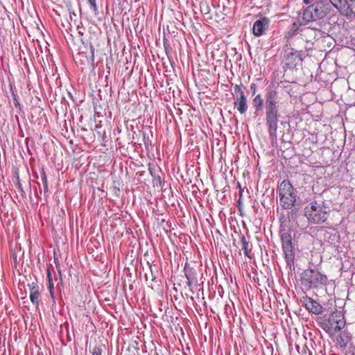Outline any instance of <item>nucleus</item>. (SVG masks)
I'll return each mask as SVG.
<instances>
[{
    "mask_svg": "<svg viewBox=\"0 0 355 355\" xmlns=\"http://www.w3.org/2000/svg\"><path fill=\"white\" fill-rule=\"evenodd\" d=\"M155 355H159L157 353H156Z\"/></svg>",
    "mask_w": 355,
    "mask_h": 355,
    "instance_id": "473e14b6",
    "label": "nucleus"
},
{
    "mask_svg": "<svg viewBox=\"0 0 355 355\" xmlns=\"http://www.w3.org/2000/svg\"><path fill=\"white\" fill-rule=\"evenodd\" d=\"M327 281L326 275L315 270L308 269L302 273V283L309 288H318L325 284Z\"/></svg>",
    "mask_w": 355,
    "mask_h": 355,
    "instance_id": "423d86ee",
    "label": "nucleus"
},
{
    "mask_svg": "<svg viewBox=\"0 0 355 355\" xmlns=\"http://www.w3.org/2000/svg\"><path fill=\"white\" fill-rule=\"evenodd\" d=\"M15 105L16 107H20V105H19V103L18 102V101L15 98Z\"/></svg>",
    "mask_w": 355,
    "mask_h": 355,
    "instance_id": "c85d7f7f",
    "label": "nucleus"
},
{
    "mask_svg": "<svg viewBox=\"0 0 355 355\" xmlns=\"http://www.w3.org/2000/svg\"><path fill=\"white\" fill-rule=\"evenodd\" d=\"M304 304L310 312L315 315L321 314L323 312V307L318 302L311 297H304Z\"/></svg>",
    "mask_w": 355,
    "mask_h": 355,
    "instance_id": "f8f14e48",
    "label": "nucleus"
},
{
    "mask_svg": "<svg viewBox=\"0 0 355 355\" xmlns=\"http://www.w3.org/2000/svg\"><path fill=\"white\" fill-rule=\"evenodd\" d=\"M296 349L301 355H312L311 352L309 349L306 345H304L301 351H300V347L299 345H296Z\"/></svg>",
    "mask_w": 355,
    "mask_h": 355,
    "instance_id": "a211bd4d",
    "label": "nucleus"
},
{
    "mask_svg": "<svg viewBox=\"0 0 355 355\" xmlns=\"http://www.w3.org/2000/svg\"><path fill=\"white\" fill-rule=\"evenodd\" d=\"M279 202L281 206L285 209H291L296 201L294 193V188L291 184L284 180L279 187Z\"/></svg>",
    "mask_w": 355,
    "mask_h": 355,
    "instance_id": "20e7f679",
    "label": "nucleus"
},
{
    "mask_svg": "<svg viewBox=\"0 0 355 355\" xmlns=\"http://www.w3.org/2000/svg\"><path fill=\"white\" fill-rule=\"evenodd\" d=\"M330 5L347 17H355V0H329Z\"/></svg>",
    "mask_w": 355,
    "mask_h": 355,
    "instance_id": "6e6552de",
    "label": "nucleus"
},
{
    "mask_svg": "<svg viewBox=\"0 0 355 355\" xmlns=\"http://www.w3.org/2000/svg\"><path fill=\"white\" fill-rule=\"evenodd\" d=\"M47 279H48V282H53L52 275H51V272L49 269L47 270Z\"/></svg>",
    "mask_w": 355,
    "mask_h": 355,
    "instance_id": "bb28decb",
    "label": "nucleus"
},
{
    "mask_svg": "<svg viewBox=\"0 0 355 355\" xmlns=\"http://www.w3.org/2000/svg\"><path fill=\"white\" fill-rule=\"evenodd\" d=\"M304 2L306 4H309V3H311V1H310V0H304Z\"/></svg>",
    "mask_w": 355,
    "mask_h": 355,
    "instance_id": "7c9ffc66",
    "label": "nucleus"
},
{
    "mask_svg": "<svg viewBox=\"0 0 355 355\" xmlns=\"http://www.w3.org/2000/svg\"><path fill=\"white\" fill-rule=\"evenodd\" d=\"M241 243H242V250L244 252V254L250 257V252L251 251V248H250L249 243L246 241L244 236L241 237Z\"/></svg>",
    "mask_w": 355,
    "mask_h": 355,
    "instance_id": "f3484780",
    "label": "nucleus"
},
{
    "mask_svg": "<svg viewBox=\"0 0 355 355\" xmlns=\"http://www.w3.org/2000/svg\"><path fill=\"white\" fill-rule=\"evenodd\" d=\"M269 22V19L266 17H263L257 20L253 25V34L256 37L261 36L268 28Z\"/></svg>",
    "mask_w": 355,
    "mask_h": 355,
    "instance_id": "9b49d317",
    "label": "nucleus"
},
{
    "mask_svg": "<svg viewBox=\"0 0 355 355\" xmlns=\"http://www.w3.org/2000/svg\"><path fill=\"white\" fill-rule=\"evenodd\" d=\"M347 355H355V351L353 349V350H350L347 354Z\"/></svg>",
    "mask_w": 355,
    "mask_h": 355,
    "instance_id": "c756f323",
    "label": "nucleus"
},
{
    "mask_svg": "<svg viewBox=\"0 0 355 355\" xmlns=\"http://www.w3.org/2000/svg\"><path fill=\"white\" fill-rule=\"evenodd\" d=\"M331 5L325 1H317L304 10L302 20L305 23L324 18L331 10Z\"/></svg>",
    "mask_w": 355,
    "mask_h": 355,
    "instance_id": "f03ea898",
    "label": "nucleus"
},
{
    "mask_svg": "<svg viewBox=\"0 0 355 355\" xmlns=\"http://www.w3.org/2000/svg\"><path fill=\"white\" fill-rule=\"evenodd\" d=\"M278 98V94L276 90H267L265 95V120L270 137L276 135L278 128V121L280 117Z\"/></svg>",
    "mask_w": 355,
    "mask_h": 355,
    "instance_id": "f257e3e1",
    "label": "nucleus"
},
{
    "mask_svg": "<svg viewBox=\"0 0 355 355\" xmlns=\"http://www.w3.org/2000/svg\"><path fill=\"white\" fill-rule=\"evenodd\" d=\"M42 181L44 185V193L48 192V182H47V177L46 173L44 170H42Z\"/></svg>",
    "mask_w": 355,
    "mask_h": 355,
    "instance_id": "6ab92c4d",
    "label": "nucleus"
},
{
    "mask_svg": "<svg viewBox=\"0 0 355 355\" xmlns=\"http://www.w3.org/2000/svg\"><path fill=\"white\" fill-rule=\"evenodd\" d=\"M297 60H300V54L293 48L286 46L283 49L282 62L288 67L296 65Z\"/></svg>",
    "mask_w": 355,
    "mask_h": 355,
    "instance_id": "9d476101",
    "label": "nucleus"
},
{
    "mask_svg": "<svg viewBox=\"0 0 355 355\" xmlns=\"http://www.w3.org/2000/svg\"><path fill=\"white\" fill-rule=\"evenodd\" d=\"M28 287L30 288V299L33 304L38 305L39 304V286L37 284L33 282L32 284H28Z\"/></svg>",
    "mask_w": 355,
    "mask_h": 355,
    "instance_id": "4468645a",
    "label": "nucleus"
},
{
    "mask_svg": "<svg viewBox=\"0 0 355 355\" xmlns=\"http://www.w3.org/2000/svg\"><path fill=\"white\" fill-rule=\"evenodd\" d=\"M307 23H305V21H303L302 22L299 19L297 21H295L292 24L291 31H293V32H296L300 26L305 25Z\"/></svg>",
    "mask_w": 355,
    "mask_h": 355,
    "instance_id": "aec40b11",
    "label": "nucleus"
},
{
    "mask_svg": "<svg viewBox=\"0 0 355 355\" xmlns=\"http://www.w3.org/2000/svg\"><path fill=\"white\" fill-rule=\"evenodd\" d=\"M17 185H18V189H19V191H20V192H21V196L25 195V192H24V191H23V189H22L21 184L19 182V183L17 184Z\"/></svg>",
    "mask_w": 355,
    "mask_h": 355,
    "instance_id": "cd10ccee",
    "label": "nucleus"
},
{
    "mask_svg": "<svg viewBox=\"0 0 355 355\" xmlns=\"http://www.w3.org/2000/svg\"><path fill=\"white\" fill-rule=\"evenodd\" d=\"M185 276L187 279L188 286H191L193 282L196 279L195 272L192 268L187 269L185 268Z\"/></svg>",
    "mask_w": 355,
    "mask_h": 355,
    "instance_id": "dca6fc26",
    "label": "nucleus"
},
{
    "mask_svg": "<svg viewBox=\"0 0 355 355\" xmlns=\"http://www.w3.org/2000/svg\"><path fill=\"white\" fill-rule=\"evenodd\" d=\"M48 288L51 297H53L54 295V284L53 282H48Z\"/></svg>",
    "mask_w": 355,
    "mask_h": 355,
    "instance_id": "5701e85b",
    "label": "nucleus"
},
{
    "mask_svg": "<svg viewBox=\"0 0 355 355\" xmlns=\"http://www.w3.org/2000/svg\"><path fill=\"white\" fill-rule=\"evenodd\" d=\"M350 340L351 338L349 334L343 331L337 337L336 343L340 348L345 349L350 342Z\"/></svg>",
    "mask_w": 355,
    "mask_h": 355,
    "instance_id": "2eb2a0df",
    "label": "nucleus"
},
{
    "mask_svg": "<svg viewBox=\"0 0 355 355\" xmlns=\"http://www.w3.org/2000/svg\"><path fill=\"white\" fill-rule=\"evenodd\" d=\"M87 1L89 4L90 8L93 10V12H95V14H96V12H98V8H97L96 0H87Z\"/></svg>",
    "mask_w": 355,
    "mask_h": 355,
    "instance_id": "412c9836",
    "label": "nucleus"
},
{
    "mask_svg": "<svg viewBox=\"0 0 355 355\" xmlns=\"http://www.w3.org/2000/svg\"><path fill=\"white\" fill-rule=\"evenodd\" d=\"M92 355H101L102 349L100 347L96 346L92 349Z\"/></svg>",
    "mask_w": 355,
    "mask_h": 355,
    "instance_id": "4be33fe9",
    "label": "nucleus"
},
{
    "mask_svg": "<svg viewBox=\"0 0 355 355\" xmlns=\"http://www.w3.org/2000/svg\"><path fill=\"white\" fill-rule=\"evenodd\" d=\"M344 315L340 311H334L327 318L326 316L321 319L320 327L325 331L331 337L336 333L340 331L345 326Z\"/></svg>",
    "mask_w": 355,
    "mask_h": 355,
    "instance_id": "7ed1b4c3",
    "label": "nucleus"
},
{
    "mask_svg": "<svg viewBox=\"0 0 355 355\" xmlns=\"http://www.w3.org/2000/svg\"><path fill=\"white\" fill-rule=\"evenodd\" d=\"M238 203H239V205H240V204H241V200H238Z\"/></svg>",
    "mask_w": 355,
    "mask_h": 355,
    "instance_id": "2f4dec72",
    "label": "nucleus"
},
{
    "mask_svg": "<svg viewBox=\"0 0 355 355\" xmlns=\"http://www.w3.org/2000/svg\"><path fill=\"white\" fill-rule=\"evenodd\" d=\"M242 86V85H235L232 95L234 100V107H236L240 114H243L248 110V101Z\"/></svg>",
    "mask_w": 355,
    "mask_h": 355,
    "instance_id": "1a4fd4ad",
    "label": "nucleus"
},
{
    "mask_svg": "<svg viewBox=\"0 0 355 355\" xmlns=\"http://www.w3.org/2000/svg\"><path fill=\"white\" fill-rule=\"evenodd\" d=\"M54 261H55V266H56V268L60 274V275L61 276V269H60V263H59V261H58V259L57 258H55L54 259Z\"/></svg>",
    "mask_w": 355,
    "mask_h": 355,
    "instance_id": "b1692460",
    "label": "nucleus"
},
{
    "mask_svg": "<svg viewBox=\"0 0 355 355\" xmlns=\"http://www.w3.org/2000/svg\"><path fill=\"white\" fill-rule=\"evenodd\" d=\"M250 89L252 91V94L254 95L255 94L256 89H257V85L255 83H251Z\"/></svg>",
    "mask_w": 355,
    "mask_h": 355,
    "instance_id": "a878e982",
    "label": "nucleus"
},
{
    "mask_svg": "<svg viewBox=\"0 0 355 355\" xmlns=\"http://www.w3.org/2000/svg\"><path fill=\"white\" fill-rule=\"evenodd\" d=\"M90 52H91L92 60L94 61V60L95 48L92 44L90 45Z\"/></svg>",
    "mask_w": 355,
    "mask_h": 355,
    "instance_id": "393cba45",
    "label": "nucleus"
},
{
    "mask_svg": "<svg viewBox=\"0 0 355 355\" xmlns=\"http://www.w3.org/2000/svg\"><path fill=\"white\" fill-rule=\"evenodd\" d=\"M252 104L255 114L262 112L265 107V98L262 97L261 94H258L252 99Z\"/></svg>",
    "mask_w": 355,
    "mask_h": 355,
    "instance_id": "ddd939ff",
    "label": "nucleus"
},
{
    "mask_svg": "<svg viewBox=\"0 0 355 355\" xmlns=\"http://www.w3.org/2000/svg\"><path fill=\"white\" fill-rule=\"evenodd\" d=\"M282 246L287 265L291 268L294 266L295 253L291 234L284 232L281 235Z\"/></svg>",
    "mask_w": 355,
    "mask_h": 355,
    "instance_id": "0eeeda50",
    "label": "nucleus"
},
{
    "mask_svg": "<svg viewBox=\"0 0 355 355\" xmlns=\"http://www.w3.org/2000/svg\"><path fill=\"white\" fill-rule=\"evenodd\" d=\"M304 214L309 221L313 223H321L327 218V211L322 205L315 201L306 206Z\"/></svg>",
    "mask_w": 355,
    "mask_h": 355,
    "instance_id": "39448f33",
    "label": "nucleus"
}]
</instances>
